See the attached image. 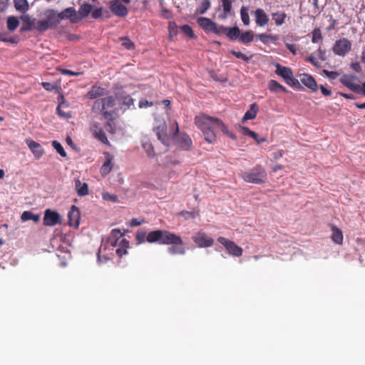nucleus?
Masks as SVG:
<instances>
[{
  "mask_svg": "<svg viewBox=\"0 0 365 365\" xmlns=\"http://www.w3.org/2000/svg\"><path fill=\"white\" fill-rule=\"evenodd\" d=\"M195 123L201 130L205 140L209 143L216 142V130H221L223 133L227 132V127L221 120L209 115H200L196 116Z\"/></svg>",
  "mask_w": 365,
  "mask_h": 365,
  "instance_id": "obj_1",
  "label": "nucleus"
},
{
  "mask_svg": "<svg viewBox=\"0 0 365 365\" xmlns=\"http://www.w3.org/2000/svg\"><path fill=\"white\" fill-rule=\"evenodd\" d=\"M115 105V99L113 96H107L97 99L92 110L93 112L100 113L106 120L112 121L117 117L116 110L113 108Z\"/></svg>",
  "mask_w": 365,
  "mask_h": 365,
  "instance_id": "obj_2",
  "label": "nucleus"
},
{
  "mask_svg": "<svg viewBox=\"0 0 365 365\" xmlns=\"http://www.w3.org/2000/svg\"><path fill=\"white\" fill-rule=\"evenodd\" d=\"M146 240L149 243L160 245L182 244V239L175 233L167 230H154L148 233Z\"/></svg>",
  "mask_w": 365,
  "mask_h": 365,
  "instance_id": "obj_3",
  "label": "nucleus"
},
{
  "mask_svg": "<svg viewBox=\"0 0 365 365\" xmlns=\"http://www.w3.org/2000/svg\"><path fill=\"white\" fill-rule=\"evenodd\" d=\"M58 24L57 11L54 9H46L38 19L36 30L43 32L49 29L55 28Z\"/></svg>",
  "mask_w": 365,
  "mask_h": 365,
  "instance_id": "obj_4",
  "label": "nucleus"
},
{
  "mask_svg": "<svg viewBox=\"0 0 365 365\" xmlns=\"http://www.w3.org/2000/svg\"><path fill=\"white\" fill-rule=\"evenodd\" d=\"M122 237H123V234L120 229H113L111 230L110 235L107 239L106 242L103 241L101 247H99L98 252V262L99 263L102 262L101 255L104 257L105 261H107L110 259L106 253L108 246L110 245L113 248L118 246V240Z\"/></svg>",
  "mask_w": 365,
  "mask_h": 365,
  "instance_id": "obj_5",
  "label": "nucleus"
},
{
  "mask_svg": "<svg viewBox=\"0 0 365 365\" xmlns=\"http://www.w3.org/2000/svg\"><path fill=\"white\" fill-rule=\"evenodd\" d=\"M241 177L245 182L254 184H262L264 182L267 173L262 166L257 165L250 171L242 173Z\"/></svg>",
  "mask_w": 365,
  "mask_h": 365,
  "instance_id": "obj_6",
  "label": "nucleus"
},
{
  "mask_svg": "<svg viewBox=\"0 0 365 365\" xmlns=\"http://www.w3.org/2000/svg\"><path fill=\"white\" fill-rule=\"evenodd\" d=\"M276 73L283 78L285 82L290 86L298 87L299 86V81L293 76V73L291 68L285 66H282L279 64L276 66Z\"/></svg>",
  "mask_w": 365,
  "mask_h": 365,
  "instance_id": "obj_7",
  "label": "nucleus"
},
{
  "mask_svg": "<svg viewBox=\"0 0 365 365\" xmlns=\"http://www.w3.org/2000/svg\"><path fill=\"white\" fill-rule=\"evenodd\" d=\"M351 48V43L346 38H340L334 43L333 52L338 56H346Z\"/></svg>",
  "mask_w": 365,
  "mask_h": 365,
  "instance_id": "obj_8",
  "label": "nucleus"
},
{
  "mask_svg": "<svg viewBox=\"0 0 365 365\" xmlns=\"http://www.w3.org/2000/svg\"><path fill=\"white\" fill-rule=\"evenodd\" d=\"M158 138L164 145H168L169 138L167 134V125L164 120L156 119L155 125L153 128Z\"/></svg>",
  "mask_w": 365,
  "mask_h": 365,
  "instance_id": "obj_9",
  "label": "nucleus"
},
{
  "mask_svg": "<svg viewBox=\"0 0 365 365\" xmlns=\"http://www.w3.org/2000/svg\"><path fill=\"white\" fill-rule=\"evenodd\" d=\"M192 239L199 247H211L214 242L212 237L202 232H198Z\"/></svg>",
  "mask_w": 365,
  "mask_h": 365,
  "instance_id": "obj_10",
  "label": "nucleus"
},
{
  "mask_svg": "<svg viewBox=\"0 0 365 365\" xmlns=\"http://www.w3.org/2000/svg\"><path fill=\"white\" fill-rule=\"evenodd\" d=\"M217 240L220 243L225 247L230 254L236 257L242 255V248L237 246L235 242L230 241L229 240L222 237H220Z\"/></svg>",
  "mask_w": 365,
  "mask_h": 365,
  "instance_id": "obj_11",
  "label": "nucleus"
},
{
  "mask_svg": "<svg viewBox=\"0 0 365 365\" xmlns=\"http://www.w3.org/2000/svg\"><path fill=\"white\" fill-rule=\"evenodd\" d=\"M340 82L354 92H360L361 86L358 83V79L353 75H344L340 78Z\"/></svg>",
  "mask_w": 365,
  "mask_h": 365,
  "instance_id": "obj_12",
  "label": "nucleus"
},
{
  "mask_svg": "<svg viewBox=\"0 0 365 365\" xmlns=\"http://www.w3.org/2000/svg\"><path fill=\"white\" fill-rule=\"evenodd\" d=\"M57 16L58 21H60V20L68 19L71 23H76L80 20L77 11L73 7L66 8L60 13L57 12Z\"/></svg>",
  "mask_w": 365,
  "mask_h": 365,
  "instance_id": "obj_13",
  "label": "nucleus"
},
{
  "mask_svg": "<svg viewBox=\"0 0 365 365\" xmlns=\"http://www.w3.org/2000/svg\"><path fill=\"white\" fill-rule=\"evenodd\" d=\"M61 222V215L53 210H46L43 217V225L46 226H54Z\"/></svg>",
  "mask_w": 365,
  "mask_h": 365,
  "instance_id": "obj_14",
  "label": "nucleus"
},
{
  "mask_svg": "<svg viewBox=\"0 0 365 365\" xmlns=\"http://www.w3.org/2000/svg\"><path fill=\"white\" fill-rule=\"evenodd\" d=\"M25 142L35 158L40 159L44 155V150L38 143L31 138H26Z\"/></svg>",
  "mask_w": 365,
  "mask_h": 365,
  "instance_id": "obj_15",
  "label": "nucleus"
},
{
  "mask_svg": "<svg viewBox=\"0 0 365 365\" xmlns=\"http://www.w3.org/2000/svg\"><path fill=\"white\" fill-rule=\"evenodd\" d=\"M116 98L120 105V109L122 110L123 112L129 109L134 105V99L128 95L119 93Z\"/></svg>",
  "mask_w": 365,
  "mask_h": 365,
  "instance_id": "obj_16",
  "label": "nucleus"
},
{
  "mask_svg": "<svg viewBox=\"0 0 365 365\" xmlns=\"http://www.w3.org/2000/svg\"><path fill=\"white\" fill-rule=\"evenodd\" d=\"M110 11L116 16L124 17L128 14V9L125 6L118 0H112L110 6Z\"/></svg>",
  "mask_w": 365,
  "mask_h": 365,
  "instance_id": "obj_17",
  "label": "nucleus"
},
{
  "mask_svg": "<svg viewBox=\"0 0 365 365\" xmlns=\"http://www.w3.org/2000/svg\"><path fill=\"white\" fill-rule=\"evenodd\" d=\"M23 22L21 31H31L36 30L38 19L32 18L28 14H24L20 17Z\"/></svg>",
  "mask_w": 365,
  "mask_h": 365,
  "instance_id": "obj_18",
  "label": "nucleus"
},
{
  "mask_svg": "<svg viewBox=\"0 0 365 365\" xmlns=\"http://www.w3.org/2000/svg\"><path fill=\"white\" fill-rule=\"evenodd\" d=\"M68 224L70 226L77 228L79 225L80 212L76 206L72 205L68 213Z\"/></svg>",
  "mask_w": 365,
  "mask_h": 365,
  "instance_id": "obj_19",
  "label": "nucleus"
},
{
  "mask_svg": "<svg viewBox=\"0 0 365 365\" xmlns=\"http://www.w3.org/2000/svg\"><path fill=\"white\" fill-rule=\"evenodd\" d=\"M256 24L259 27H263L268 24L269 16L262 9H257L254 12Z\"/></svg>",
  "mask_w": 365,
  "mask_h": 365,
  "instance_id": "obj_20",
  "label": "nucleus"
},
{
  "mask_svg": "<svg viewBox=\"0 0 365 365\" xmlns=\"http://www.w3.org/2000/svg\"><path fill=\"white\" fill-rule=\"evenodd\" d=\"M300 81L312 91H317L318 88L315 79L309 74L302 73L299 75Z\"/></svg>",
  "mask_w": 365,
  "mask_h": 365,
  "instance_id": "obj_21",
  "label": "nucleus"
},
{
  "mask_svg": "<svg viewBox=\"0 0 365 365\" xmlns=\"http://www.w3.org/2000/svg\"><path fill=\"white\" fill-rule=\"evenodd\" d=\"M198 25L207 33L213 32L216 23L206 17H199L197 20Z\"/></svg>",
  "mask_w": 365,
  "mask_h": 365,
  "instance_id": "obj_22",
  "label": "nucleus"
},
{
  "mask_svg": "<svg viewBox=\"0 0 365 365\" xmlns=\"http://www.w3.org/2000/svg\"><path fill=\"white\" fill-rule=\"evenodd\" d=\"M107 93L106 89L101 86H93L87 93L90 99H94L100 96H103Z\"/></svg>",
  "mask_w": 365,
  "mask_h": 365,
  "instance_id": "obj_23",
  "label": "nucleus"
},
{
  "mask_svg": "<svg viewBox=\"0 0 365 365\" xmlns=\"http://www.w3.org/2000/svg\"><path fill=\"white\" fill-rule=\"evenodd\" d=\"M271 16L272 20L274 21V24L277 26H282L285 22V20L287 18V14L281 11L273 12L272 13Z\"/></svg>",
  "mask_w": 365,
  "mask_h": 365,
  "instance_id": "obj_24",
  "label": "nucleus"
},
{
  "mask_svg": "<svg viewBox=\"0 0 365 365\" xmlns=\"http://www.w3.org/2000/svg\"><path fill=\"white\" fill-rule=\"evenodd\" d=\"M75 189L78 196H85L88 194L87 183L81 182L80 180H75Z\"/></svg>",
  "mask_w": 365,
  "mask_h": 365,
  "instance_id": "obj_25",
  "label": "nucleus"
},
{
  "mask_svg": "<svg viewBox=\"0 0 365 365\" xmlns=\"http://www.w3.org/2000/svg\"><path fill=\"white\" fill-rule=\"evenodd\" d=\"M173 246L169 247L168 248V252L170 255H183L185 254V248L183 246V241L182 240V244H172Z\"/></svg>",
  "mask_w": 365,
  "mask_h": 365,
  "instance_id": "obj_26",
  "label": "nucleus"
},
{
  "mask_svg": "<svg viewBox=\"0 0 365 365\" xmlns=\"http://www.w3.org/2000/svg\"><path fill=\"white\" fill-rule=\"evenodd\" d=\"M331 232H332V233H331L332 240L338 245H341L343 243V240H344L341 230L335 226H332Z\"/></svg>",
  "mask_w": 365,
  "mask_h": 365,
  "instance_id": "obj_27",
  "label": "nucleus"
},
{
  "mask_svg": "<svg viewBox=\"0 0 365 365\" xmlns=\"http://www.w3.org/2000/svg\"><path fill=\"white\" fill-rule=\"evenodd\" d=\"M258 107L256 103H252L250 106V108L247 112L245 113V115L242 118V121L245 122L247 120H252L254 119L257 113Z\"/></svg>",
  "mask_w": 365,
  "mask_h": 365,
  "instance_id": "obj_28",
  "label": "nucleus"
},
{
  "mask_svg": "<svg viewBox=\"0 0 365 365\" xmlns=\"http://www.w3.org/2000/svg\"><path fill=\"white\" fill-rule=\"evenodd\" d=\"M92 6L89 4H83L80 6L78 11H77L78 16L80 19H83L91 12Z\"/></svg>",
  "mask_w": 365,
  "mask_h": 365,
  "instance_id": "obj_29",
  "label": "nucleus"
},
{
  "mask_svg": "<svg viewBox=\"0 0 365 365\" xmlns=\"http://www.w3.org/2000/svg\"><path fill=\"white\" fill-rule=\"evenodd\" d=\"M268 87H269V89L270 90V91L274 92V93H277L279 91H282V92H284V93L287 92V90L284 86H282L281 84H279L278 82H277L274 80H271L269 82Z\"/></svg>",
  "mask_w": 365,
  "mask_h": 365,
  "instance_id": "obj_30",
  "label": "nucleus"
},
{
  "mask_svg": "<svg viewBox=\"0 0 365 365\" xmlns=\"http://www.w3.org/2000/svg\"><path fill=\"white\" fill-rule=\"evenodd\" d=\"M16 9L20 12H26L29 10V6L27 0H14Z\"/></svg>",
  "mask_w": 365,
  "mask_h": 365,
  "instance_id": "obj_31",
  "label": "nucleus"
},
{
  "mask_svg": "<svg viewBox=\"0 0 365 365\" xmlns=\"http://www.w3.org/2000/svg\"><path fill=\"white\" fill-rule=\"evenodd\" d=\"M21 220L23 222H26L27 220H33L35 222H38L40 220V216L38 215H34L30 211H24L22 212L21 215Z\"/></svg>",
  "mask_w": 365,
  "mask_h": 365,
  "instance_id": "obj_32",
  "label": "nucleus"
},
{
  "mask_svg": "<svg viewBox=\"0 0 365 365\" xmlns=\"http://www.w3.org/2000/svg\"><path fill=\"white\" fill-rule=\"evenodd\" d=\"M254 34L252 31H245L240 34V40L242 43L247 44L253 41Z\"/></svg>",
  "mask_w": 365,
  "mask_h": 365,
  "instance_id": "obj_33",
  "label": "nucleus"
},
{
  "mask_svg": "<svg viewBox=\"0 0 365 365\" xmlns=\"http://www.w3.org/2000/svg\"><path fill=\"white\" fill-rule=\"evenodd\" d=\"M19 25V21L17 17L11 16L7 19V29L9 31H14Z\"/></svg>",
  "mask_w": 365,
  "mask_h": 365,
  "instance_id": "obj_34",
  "label": "nucleus"
},
{
  "mask_svg": "<svg viewBox=\"0 0 365 365\" xmlns=\"http://www.w3.org/2000/svg\"><path fill=\"white\" fill-rule=\"evenodd\" d=\"M210 0H203L201 4L198 6L196 9V13L200 14H204L210 7Z\"/></svg>",
  "mask_w": 365,
  "mask_h": 365,
  "instance_id": "obj_35",
  "label": "nucleus"
},
{
  "mask_svg": "<svg viewBox=\"0 0 365 365\" xmlns=\"http://www.w3.org/2000/svg\"><path fill=\"white\" fill-rule=\"evenodd\" d=\"M113 168L111 159H108L101 168V174L103 176L107 175L111 171Z\"/></svg>",
  "mask_w": 365,
  "mask_h": 365,
  "instance_id": "obj_36",
  "label": "nucleus"
},
{
  "mask_svg": "<svg viewBox=\"0 0 365 365\" xmlns=\"http://www.w3.org/2000/svg\"><path fill=\"white\" fill-rule=\"evenodd\" d=\"M240 30L238 27L230 28L228 27L227 36L232 41L235 40L237 38H240Z\"/></svg>",
  "mask_w": 365,
  "mask_h": 365,
  "instance_id": "obj_37",
  "label": "nucleus"
},
{
  "mask_svg": "<svg viewBox=\"0 0 365 365\" xmlns=\"http://www.w3.org/2000/svg\"><path fill=\"white\" fill-rule=\"evenodd\" d=\"M240 16L242 21L245 26H248L250 23L248 9L245 6H242L240 9Z\"/></svg>",
  "mask_w": 365,
  "mask_h": 365,
  "instance_id": "obj_38",
  "label": "nucleus"
},
{
  "mask_svg": "<svg viewBox=\"0 0 365 365\" xmlns=\"http://www.w3.org/2000/svg\"><path fill=\"white\" fill-rule=\"evenodd\" d=\"M180 145L181 147L185 150H188L192 146V140L190 138L186 135L184 134L180 137Z\"/></svg>",
  "mask_w": 365,
  "mask_h": 365,
  "instance_id": "obj_39",
  "label": "nucleus"
},
{
  "mask_svg": "<svg viewBox=\"0 0 365 365\" xmlns=\"http://www.w3.org/2000/svg\"><path fill=\"white\" fill-rule=\"evenodd\" d=\"M93 133H94L95 137L96 138H98L100 141H101L102 143H103L105 144L108 143V138L102 129L96 128V129L93 130Z\"/></svg>",
  "mask_w": 365,
  "mask_h": 365,
  "instance_id": "obj_40",
  "label": "nucleus"
},
{
  "mask_svg": "<svg viewBox=\"0 0 365 365\" xmlns=\"http://www.w3.org/2000/svg\"><path fill=\"white\" fill-rule=\"evenodd\" d=\"M168 31H169V37L170 39L173 36H175L178 33V25L174 21H170L168 23Z\"/></svg>",
  "mask_w": 365,
  "mask_h": 365,
  "instance_id": "obj_41",
  "label": "nucleus"
},
{
  "mask_svg": "<svg viewBox=\"0 0 365 365\" xmlns=\"http://www.w3.org/2000/svg\"><path fill=\"white\" fill-rule=\"evenodd\" d=\"M147 235L148 234H146V232L143 230H138L135 233V240H137L138 243L143 244V243L147 242V240H146Z\"/></svg>",
  "mask_w": 365,
  "mask_h": 365,
  "instance_id": "obj_42",
  "label": "nucleus"
},
{
  "mask_svg": "<svg viewBox=\"0 0 365 365\" xmlns=\"http://www.w3.org/2000/svg\"><path fill=\"white\" fill-rule=\"evenodd\" d=\"M143 148L146 152L148 157L152 158L154 156V150L152 144L149 141H144L142 143Z\"/></svg>",
  "mask_w": 365,
  "mask_h": 365,
  "instance_id": "obj_43",
  "label": "nucleus"
},
{
  "mask_svg": "<svg viewBox=\"0 0 365 365\" xmlns=\"http://www.w3.org/2000/svg\"><path fill=\"white\" fill-rule=\"evenodd\" d=\"M53 147L56 149V150L59 153V155L63 158L66 156V153L65 152L63 146L60 143L56 140H53L52 142Z\"/></svg>",
  "mask_w": 365,
  "mask_h": 365,
  "instance_id": "obj_44",
  "label": "nucleus"
},
{
  "mask_svg": "<svg viewBox=\"0 0 365 365\" xmlns=\"http://www.w3.org/2000/svg\"><path fill=\"white\" fill-rule=\"evenodd\" d=\"M230 53L234 55L236 58L242 59L247 63H248L251 59V57H249V56H246L245 54H244L240 51H236L235 50L230 51Z\"/></svg>",
  "mask_w": 365,
  "mask_h": 365,
  "instance_id": "obj_45",
  "label": "nucleus"
},
{
  "mask_svg": "<svg viewBox=\"0 0 365 365\" xmlns=\"http://www.w3.org/2000/svg\"><path fill=\"white\" fill-rule=\"evenodd\" d=\"M312 41L313 43H318L319 41H321L322 36L321 30L319 29H314L312 33Z\"/></svg>",
  "mask_w": 365,
  "mask_h": 365,
  "instance_id": "obj_46",
  "label": "nucleus"
},
{
  "mask_svg": "<svg viewBox=\"0 0 365 365\" xmlns=\"http://www.w3.org/2000/svg\"><path fill=\"white\" fill-rule=\"evenodd\" d=\"M181 31L182 32L189 36L190 38H194L195 37V34L193 33V31L192 29V28L189 26V25H183L181 26Z\"/></svg>",
  "mask_w": 365,
  "mask_h": 365,
  "instance_id": "obj_47",
  "label": "nucleus"
},
{
  "mask_svg": "<svg viewBox=\"0 0 365 365\" xmlns=\"http://www.w3.org/2000/svg\"><path fill=\"white\" fill-rule=\"evenodd\" d=\"M223 11L230 13L232 10V0H222Z\"/></svg>",
  "mask_w": 365,
  "mask_h": 365,
  "instance_id": "obj_48",
  "label": "nucleus"
},
{
  "mask_svg": "<svg viewBox=\"0 0 365 365\" xmlns=\"http://www.w3.org/2000/svg\"><path fill=\"white\" fill-rule=\"evenodd\" d=\"M228 27L224 26H217L215 25V29H214L213 32L214 34L217 35H220L222 34L227 35Z\"/></svg>",
  "mask_w": 365,
  "mask_h": 365,
  "instance_id": "obj_49",
  "label": "nucleus"
},
{
  "mask_svg": "<svg viewBox=\"0 0 365 365\" xmlns=\"http://www.w3.org/2000/svg\"><path fill=\"white\" fill-rule=\"evenodd\" d=\"M121 45L127 49H132L134 46L133 43L127 38H122L120 39Z\"/></svg>",
  "mask_w": 365,
  "mask_h": 365,
  "instance_id": "obj_50",
  "label": "nucleus"
},
{
  "mask_svg": "<svg viewBox=\"0 0 365 365\" xmlns=\"http://www.w3.org/2000/svg\"><path fill=\"white\" fill-rule=\"evenodd\" d=\"M103 199L105 200H109L112 202L117 201V196L110 195L108 192H103L102 194Z\"/></svg>",
  "mask_w": 365,
  "mask_h": 365,
  "instance_id": "obj_51",
  "label": "nucleus"
},
{
  "mask_svg": "<svg viewBox=\"0 0 365 365\" xmlns=\"http://www.w3.org/2000/svg\"><path fill=\"white\" fill-rule=\"evenodd\" d=\"M323 73L326 76L331 79H335L339 76V73L336 71H329L327 70H323Z\"/></svg>",
  "mask_w": 365,
  "mask_h": 365,
  "instance_id": "obj_52",
  "label": "nucleus"
},
{
  "mask_svg": "<svg viewBox=\"0 0 365 365\" xmlns=\"http://www.w3.org/2000/svg\"><path fill=\"white\" fill-rule=\"evenodd\" d=\"M250 137L253 138L258 144L266 141L265 138H259L258 134L254 131L251 134Z\"/></svg>",
  "mask_w": 365,
  "mask_h": 365,
  "instance_id": "obj_53",
  "label": "nucleus"
},
{
  "mask_svg": "<svg viewBox=\"0 0 365 365\" xmlns=\"http://www.w3.org/2000/svg\"><path fill=\"white\" fill-rule=\"evenodd\" d=\"M153 106V102L148 101L145 99H142L139 101V107L140 108H148Z\"/></svg>",
  "mask_w": 365,
  "mask_h": 365,
  "instance_id": "obj_54",
  "label": "nucleus"
},
{
  "mask_svg": "<svg viewBox=\"0 0 365 365\" xmlns=\"http://www.w3.org/2000/svg\"><path fill=\"white\" fill-rule=\"evenodd\" d=\"M102 13H103L102 8H98V9H94L92 11L91 15L93 19H98L102 16Z\"/></svg>",
  "mask_w": 365,
  "mask_h": 365,
  "instance_id": "obj_55",
  "label": "nucleus"
},
{
  "mask_svg": "<svg viewBox=\"0 0 365 365\" xmlns=\"http://www.w3.org/2000/svg\"><path fill=\"white\" fill-rule=\"evenodd\" d=\"M0 41L3 42H9L11 43H15L14 39L11 37H8L5 34H0Z\"/></svg>",
  "mask_w": 365,
  "mask_h": 365,
  "instance_id": "obj_56",
  "label": "nucleus"
},
{
  "mask_svg": "<svg viewBox=\"0 0 365 365\" xmlns=\"http://www.w3.org/2000/svg\"><path fill=\"white\" fill-rule=\"evenodd\" d=\"M118 245H119L120 247L126 249L128 247V241L126 239L123 238V237H122L118 240Z\"/></svg>",
  "mask_w": 365,
  "mask_h": 365,
  "instance_id": "obj_57",
  "label": "nucleus"
},
{
  "mask_svg": "<svg viewBox=\"0 0 365 365\" xmlns=\"http://www.w3.org/2000/svg\"><path fill=\"white\" fill-rule=\"evenodd\" d=\"M143 222H144V220H138V219H136V218H133V219L130 221V227H135V226H138V225H142Z\"/></svg>",
  "mask_w": 365,
  "mask_h": 365,
  "instance_id": "obj_58",
  "label": "nucleus"
},
{
  "mask_svg": "<svg viewBox=\"0 0 365 365\" xmlns=\"http://www.w3.org/2000/svg\"><path fill=\"white\" fill-rule=\"evenodd\" d=\"M42 86L46 91H51L55 88V86L52 83L48 82H43Z\"/></svg>",
  "mask_w": 365,
  "mask_h": 365,
  "instance_id": "obj_59",
  "label": "nucleus"
},
{
  "mask_svg": "<svg viewBox=\"0 0 365 365\" xmlns=\"http://www.w3.org/2000/svg\"><path fill=\"white\" fill-rule=\"evenodd\" d=\"M320 89H321V91H322V93L325 96H331V91L327 88L326 87H324V86L321 85L320 86Z\"/></svg>",
  "mask_w": 365,
  "mask_h": 365,
  "instance_id": "obj_60",
  "label": "nucleus"
},
{
  "mask_svg": "<svg viewBox=\"0 0 365 365\" xmlns=\"http://www.w3.org/2000/svg\"><path fill=\"white\" fill-rule=\"evenodd\" d=\"M57 113L58 114L63 118H69L71 115L69 113H65L61 110V105H58L57 108Z\"/></svg>",
  "mask_w": 365,
  "mask_h": 365,
  "instance_id": "obj_61",
  "label": "nucleus"
},
{
  "mask_svg": "<svg viewBox=\"0 0 365 365\" xmlns=\"http://www.w3.org/2000/svg\"><path fill=\"white\" fill-rule=\"evenodd\" d=\"M9 0H0V11H4L8 7Z\"/></svg>",
  "mask_w": 365,
  "mask_h": 365,
  "instance_id": "obj_62",
  "label": "nucleus"
},
{
  "mask_svg": "<svg viewBox=\"0 0 365 365\" xmlns=\"http://www.w3.org/2000/svg\"><path fill=\"white\" fill-rule=\"evenodd\" d=\"M307 61H309L310 63H312L314 66H315L316 67H319L320 66V64L315 59V58L314 56H309L307 59H306Z\"/></svg>",
  "mask_w": 365,
  "mask_h": 365,
  "instance_id": "obj_63",
  "label": "nucleus"
},
{
  "mask_svg": "<svg viewBox=\"0 0 365 365\" xmlns=\"http://www.w3.org/2000/svg\"><path fill=\"white\" fill-rule=\"evenodd\" d=\"M115 252L119 257H122L123 255H126L128 252L126 249L118 247L116 249Z\"/></svg>",
  "mask_w": 365,
  "mask_h": 365,
  "instance_id": "obj_64",
  "label": "nucleus"
}]
</instances>
